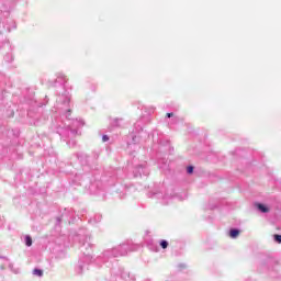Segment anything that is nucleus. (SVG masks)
Returning <instances> with one entry per match:
<instances>
[{
    "label": "nucleus",
    "mask_w": 281,
    "mask_h": 281,
    "mask_svg": "<svg viewBox=\"0 0 281 281\" xmlns=\"http://www.w3.org/2000/svg\"><path fill=\"white\" fill-rule=\"evenodd\" d=\"M256 207L259 210V212H262L263 214H267L270 212L269 206L261 204V203H257Z\"/></svg>",
    "instance_id": "obj_1"
},
{
    "label": "nucleus",
    "mask_w": 281,
    "mask_h": 281,
    "mask_svg": "<svg viewBox=\"0 0 281 281\" xmlns=\"http://www.w3.org/2000/svg\"><path fill=\"white\" fill-rule=\"evenodd\" d=\"M239 235H240V231L238 229H231L229 232L231 238H238Z\"/></svg>",
    "instance_id": "obj_2"
},
{
    "label": "nucleus",
    "mask_w": 281,
    "mask_h": 281,
    "mask_svg": "<svg viewBox=\"0 0 281 281\" xmlns=\"http://www.w3.org/2000/svg\"><path fill=\"white\" fill-rule=\"evenodd\" d=\"M25 245L26 247H32V237L30 235L25 237Z\"/></svg>",
    "instance_id": "obj_3"
},
{
    "label": "nucleus",
    "mask_w": 281,
    "mask_h": 281,
    "mask_svg": "<svg viewBox=\"0 0 281 281\" xmlns=\"http://www.w3.org/2000/svg\"><path fill=\"white\" fill-rule=\"evenodd\" d=\"M34 276H38V278H43V270L41 269H34L33 270Z\"/></svg>",
    "instance_id": "obj_4"
},
{
    "label": "nucleus",
    "mask_w": 281,
    "mask_h": 281,
    "mask_svg": "<svg viewBox=\"0 0 281 281\" xmlns=\"http://www.w3.org/2000/svg\"><path fill=\"white\" fill-rule=\"evenodd\" d=\"M160 247H161L162 249H168V241L161 240V241H160Z\"/></svg>",
    "instance_id": "obj_5"
},
{
    "label": "nucleus",
    "mask_w": 281,
    "mask_h": 281,
    "mask_svg": "<svg viewBox=\"0 0 281 281\" xmlns=\"http://www.w3.org/2000/svg\"><path fill=\"white\" fill-rule=\"evenodd\" d=\"M187 171L189 175H192V172H194V167H192V166L188 167Z\"/></svg>",
    "instance_id": "obj_6"
},
{
    "label": "nucleus",
    "mask_w": 281,
    "mask_h": 281,
    "mask_svg": "<svg viewBox=\"0 0 281 281\" xmlns=\"http://www.w3.org/2000/svg\"><path fill=\"white\" fill-rule=\"evenodd\" d=\"M274 240H277V243H281V235H274Z\"/></svg>",
    "instance_id": "obj_7"
},
{
    "label": "nucleus",
    "mask_w": 281,
    "mask_h": 281,
    "mask_svg": "<svg viewBox=\"0 0 281 281\" xmlns=\"http://www.w3.org/2000/svg\"><path fill=\"white\" fill-rule=\"evenodd\" d=\"M102 139H103V142H109V136L103 135Z\"/></svg>",
    "instance_id": "obj_8"
},
{
    "label": "nucleus",
    "mask_w": 281,
    "mask_h": 281,
    "mask_svg": "<svg viewBox=\"0 0 281 281\" xmlns=\"http://www.w3.org/2000/svg\"><path fill=\"white\" fill-rule=\"evenodd\" d=\"M175 114L173 113H167V117H173Z\"/></svg>",
    "instance_id": "obj_9"
}]
</instances>
